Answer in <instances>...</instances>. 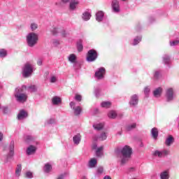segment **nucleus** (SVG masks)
<instances>
[{
  "mask_svg": "<svg viewBox=\"0 0 179 179\" xmlns=\"http://www.w3.org/2000/svg\"><path fill=\"white\" fill-rule=\"evenodd\" d=\"M116 155L117 158L120 160L121 166H124L128 160L131 159V155H132V148L128 145H124L121 150H116Z\"/></svg>",
  "mask_w": 179,
  "mask_h": 179,
  "instance_id": "1",
  "label": "nucleus"
},
{
  "mask_svg": "<svg viewBox=\"0 0 179 179\" xmlns=\"http://www.w3.org/2000/svg\"><path fill=\"white\" fill-rule=\"evenodd\" d=\"M27 89V87H26V85H22V87L15 88L14 97L17 103H26V101H27L28 96L26 93Z\"/></svg>",
  "mask_w": 179,
  "mask_h": 179,
  "instance_id": "2",
  "label": "nucleus"
},
{
  "mask_svg": "<svg viewBox=\"0 0 179 179\" xmlns=\"http://www.w3.org/2000/svg\"><path fill=\"white\" fill-rule=\"evenodd\" d=\"M27 44L31 48L38 43V35L36 33H29L26 36Z\"/></svg>",
  "mask_w": 179,
  "mask_h": 179,
  "instance_id": "3",
  "label": "nucleus"
},
{
  "mask_svg": "<svg viewBox=\"0 0 179 179\" xmlns=\"http://www.w3.org/2000/svg\"><path fill=\"white\" fill-rule=\"evenodd\" d=\"M33 66L30 63H26L22 67V76L23 78H29L33 73Z\"/></svg>",
  "mask_w": 179,
  "mask_h": 179,
  "instance_id": "4",
  "label": "nucleus"
},
{
  "mask_svg": "<svg viewBox=\"0 0 179 179\" xmlns=\"http://www.w3.org/2000/svg\"><path fill=\"white\" fill-rule=\"evenodd\" d=\"M68 61L70 62L71 64H73L74 69H76V71L78 69H80V64L78 62V57H76V55H69L68 56Z\"/></svg>",
  "mask_w": 179,
  "mask_h": 179,
  "instance_id": "5",
  "label": "nucleus"
},
{
  "mask_svg": "<svg viewBox=\"0 0 179 179\" xmlns=\"http://www.w3.org/2000/svg\"><path fill=\"white\" fill-rule=\"evenodd\" d=\"M15 155V141H12L9 145V152L6 155V159L4 160V163H8L10 159H12V157Z\"/></svg>",
  "mask_w": 179,
  "mask_h": 179,
  "instance_id": "6",
  "label": "nucleus"
},
{
  "mask_svg": "<svg viewBox=\"0 0 179 179\" xmlns=\"http://www.w3.org/2000/svg\"><path fill=\"white\" fill-rule=\"evenodd\" d=\"M98 57L97 51L94 49L90 50L87 54V62H94Z\"/></svg>",
  "mask_w": 179,
  "mask_h": 179,
  "instance_id": "7",
  "label": "nucleus"
},
{
  "mask_svg": "<svg viewBox=\"0 0 179 179\" xmlns=\"http://www.w3.org/2000/svg\"><path fill=\"white\" fill-rule=\"evenodd\" d=\"M94 76L98 80H103L106 76V68L100 67L95 71Z\"/></svg>",
  "mask_w": 179,
  "mask_h": 179,
  "instance_id": "8",
  "label": "nucleus"
},
{
  "mask_svg": "<svg viewBox=\"0 0 179 179\" xmlns=\"http://www.w3.org/2000/svg\"><path fill=\"white\" fill-rule=\"evenodd\" d=\"M152 155L155 157L162 158V157H164L166 156H169V155H170V150H169L167 149H164L162 150H157L153 152Z\"/></svg>",
  "mask_w": 179,
  "mask_h": 179,
  "instance_id": "9",
  "label": "nucleus"
},
{
  "mask_svg": "<svg viewBox=\"0 0 179 179\" xmlns=\"http://www.w3.org/2000/svg\"><path fill=\"white\" fill-rule=\"evenodd\" d=\"M166 100L168 103H171L174 100V90L173 88H168L165 94Z\"/></svg>",
  "mask_w": 179,
  "mask_h": 179,
  "instance_id": "10",
  "label": "nucleus"
},
{
  "mask_svg": "<svg viewBox=\"0 0 179 179\" xmlns=\"http://www.w3.org/2000/svg\"><path fill=\"white\" fill-rule=\"evenodd\" d=\"M138 103H139V96H138L136 94H133L130 97L129 102L130 107H136V106H138Z\"/></svg>",
  "mask_w": 179,
  "mask_h": 179,
  "instance_id": "11",
  "label": "nucleus"
},
{
  "mask_svg": "<svg viewBox=\"0 0 179 179\" xmlns=\"http://www.w3.org/2000/svg\"><path fill=\"white\" fill-rule=\"evenodd\" d=\"M70 107L76 115H80V113H82V108L80 106H76V103L74 101H71L70 102Z\"/></svg>",
  "mask_w": 179,
  "mask_h": 179,
  "instance_id": "12",
  "label": "nucleus"
},
{
  "mask_svg": "<svg viewBox=\"0 0 179 179\" xmlns=\"http://www.w3.org/2000/svg\"><path fill=\"white\" fill-rule=\"evenodd\" d=\"M112 10L114 13H120V1L117 0H113L112 1Z\"/></svg>",
  "mask_w": 179,
  "mask_h": 179,
  "instance_id": "13",
  "label": "nucleus"
},
{
  "mask_svg": "<svg viewBox=\"0 0 179 179\" xmlns=\"http://www.w3.org/2000/svg\"><path fill=\"white\" fill-rule=\"evenodd\" d=\"M51 33L52 34H53V36H55V34H58V33H61L63 37H66V31H65V29H61L57 27H53L51 29Z\"/></svg>",
  "mask_w": 179,
  "mask_h": 179,
  "instance_id": "14",
  "label": "nucleus"
},
{
  "mask_svg": "<svg viewBox=\"0 0 179 179\" xmlns=\"http://www.w3.org/2000/svg\"><path fill=\"white\" fill-rule=\"evenodd\" d=\"M162 93H163V88L162 87H159L153 91V96L154 97L159 99V97L162 96Z\"/></svg>",
  "mask_w": 179,
  "mask_h": 179,
  "instance_id": "15",
  "label": "nucleus"
},
{
  "mask_svg": "<svg viewBox=\"0 0 179 179\" xmlns=\"http://www.w3.org/2000/svg\"><path fill=\"white\" fill-rule=\"evenodd\" d=\"M36 150H37V148L34 145H29L27 148V155L28 156H31V155H34L36 153Z\"/></svg>",
  "mask_w": 179,
  "mask_h": 179,
  "instance_id": "16",
  "label": "nucleus"
},
{
  "mask_svg": "<svg viewBox=\"0 0 179 179\" xmlns=\"http://www.w3.org/2000/svg\"><path fill=\"white\" fill-rule=\"evenodd\" d=\"M104 19V12L99 10L96 13V22H103Z\"/></svg>",
  "mask_w": 179,
  "mask_h": 179,
  "instance_id": "17",
  "label": "nucleus"
},
{
  "mask_svg": "<svg viewBox=\"0 0 179 179\" xmlns=\"http://www.w3.org/2000/svg\"><path fill=\"white\" fill-rule=\"evenodd\" d=\"M62 102V100L59 96H53L52 99V104L53 106H58L59 104H61Z\"/></svg>",
  "mask_w": 179,
  "mask_h": 179,
  "instance_id": "18",
  "label": "nucleus"
},
{
  "mask_svg": "<svg viewBox=\"0 0 179 179\" xmlns=\"http://www.w3.org/2000/svg\"><path fill=\"white\" fill-rule=\"evenodd\" d=\"M24 118H27V112L24 111V110H22L17 115V120H24Z\"/></svg>",
  "mask_w": 179,
  "mask_h": 179,
  "instance_id": "19",
  "label": "nucleus"
},
{
  "mask_svg": "<svg viewBox=\"0 0 179 179\" xmlns=\"http://www.w3.org/2000/svg\"><path fill=\"white\" fill-rule=\"evenodd\" d=\"M81 140L82 136H80V134H77L73 138V141L75 145H79V143H80Z\"/></svg>",
  "mask_w": 179,
  "mask_h": 179,
  "instance_id": "20",
  "label": "nucleus"
},
{
  "mask_svg": "<svg viewBox=\"0 0 179 179\" xmlns=\"http://www.w3.org/2000/svg\"><path fill=\"white\" fill-rule=\"evenodd\" d=\"M97 165V159L92 158V159H90V161L88 163V167L90 169H94V167H96V166Z\"/></svg>",
  "mask_w": 179,
  "mask_h": 179,
  "instance_id": "21",
  "label": "nucleus"
},
{
  "mask_svg": "<svg viewBox=\"0 0 179 179\" xmlns=\"http://www.w3.org/2000/svg\"><path fill=\"white\" fill-rule=\"evenodd\" d=\"M70 0H59L56 2V6H59V8H62V6H65L66 3H69Z\"/></svg>",
  "mask_w": 179,
  "mask_h": 179,
  "instance_id": "22",
  "label": "nucleus"
},
{
  "mask_svg": "<svg viewBox=\"0 0 179 179\" xmlns=\"http://www.w3.org/2000/svg\"><path fill=\"white\" fill-rule=\"evenodd\" d=\"M163 62L165 64V65H170L171 63V59L170 58V56L168 55H164L162 57Z\"/></svg>",
  "mask_w": 179,
  "mask_h": 179,
  "instance_id": "23",
  "label": "nucleus"
},
{
  "mask_svg": "<svg viewBox=\"0 0 179 179\" xmlns=\"http://www.w3.org/2000/svg\"><path fill=\"white\" fill-rule=\"evenodd\" d=\"M82 17L85 22H87V20H90V17H92V14L88 11H85L83 13Z\"/></svg>",
  "mask_w": 179,
  "mask_h": 179,
  "instance_id": "24",
  "label": "nucleus"
},
{
  "mask_svg": "<svg viewBox=\"0 0 179 179\" xmlns=\"http://www.w3.org/2000/svg\"><path fill=\"white\" fill-rule=\"evenodd\" d=\"M93 128L96 129V131H101L103 128H104V123H96L93 124Z\"/></svg>",
  "mask_w": 179,
  "mask_h": 179,
  "instance_id": "25",
  "label": "nucleus"
},
{
  "mask_svg": "<svg viewBox=\"0 0 179 179\" xmlns=\"http://www.w3.org/2000/svg\"><path fill=\"white\" fill-rule=\"evenodd\" d=\"M151 135L154 139H157V136H159V131L157 128L154 127L151 130Z\"/></svg>",
  "mask_w": 179,
  "mask_h": 179,
  "instance_id": "26",
  "label": "nucleus"
},
{
  "mask_svg": "<svg viewBox=\"0 0 179 179\" xmlns=\"http://www.w3.org/2000/svg\"><path fill=\"white\" fill-rule=\"evenodd\" d=\"M104 149V147L101 146L99 147L98 148H96V156L97 157H101V156H103V150Z\"/></svg>",
  "mask_w": 179,
  "mask_h": 179,
  "instance_id": "27",
  "label": "nucleus"
},
{
  "mask_svg": "<svg viewBox=\"0 0 179 179\" xmlns=\"http://www.w3.org/2000/svg\"><path fill=\"white\" fill-rule=\"evenodd\" d=\"M142 41V36H136L133 42L131 43V45H138L139 43Z\"/></svg>",
  "mask_w": 179,
  "mask_h": 179,
  "instance_id": "28",
  "label": "nucleus"
},
{
  "mask_svg": "<svg viewBox=\"0 0 179 179\" xmlns=\"http://www.w3.org/2000/svg\"><path fill=\"white\" fill-rule=\"evenodd\" d=\"M162 78V71L161 70H155L154 71V79L156 80L160 79Z\"/></svg>",
  "mask_w": 179,
  "mask_h": 179,
  "instance_id": "29",
  "label": "nucleus"
},
{
  "mask_svg": "<svg viewBox=\"0 0 179 179\" xmlns=\"http://www.w3.org/2000/svg\"><path fill=\"white\" fill-rule=\"evenodd\" d=\"M24 141L26 143H30V142H33L34 141V137L30 135L24 136Z\"/></svg>",
  "mask_w": 179,
  "mask_h": 179,
  "instance_id": "30",
  "label": "nucleus"
},
{
  "mask_svg": "<svg viewBox=\"0 0 179 179\" xmlns=\"http://www.w3.org/2000/svg\"><path fill=\"white\" fill-rule=\"evenodd\" d=\"M173 142H174V137L169 136L165 141V145H166V146H170Z\"/></svg>",
  "mask_w": 179,
  "mask_h": 179,
  "instance_id": "31",
  "label": "nucleus"
},
{
  "mask_svg": "<svg viewBox=\"0 0 179 179\" xmlns=\"http://www.w3.org/2000/svg\"><path fill=\"white\" fill-rule=\"evenodd\" d=\"M78 3H79V2H78L76 0H71V1L70 2V9L71 10H75V9H76V6L78 5Z\"/></svg>",
  "mask_w": 179,
  "mask_h": 179,
  "instance_id": "32",
  "label": "nucleus"
},
{
  "mask_svg": "<svg viewBox=\"0 0 179 179\" xmlns=\"http://www.w3.org/2000/svg\"><path fill=\"white\" fill-rule=\"evenodd\" d=\"M101 106L103 108H110L111 107V102L108 101H103L101 103Z\"/></svg>",
  "mask_w": 179,
  "mask_h": 179,
  "instance_id": "33",
  "label": "nucleus"
},
{
  "mask_svg": "<svg viewBox=\"0 0 179 179\" xmlns=\"http://www.w3.org/2000/svg\"><path fill=\"white\" fill-rule=\"evenodd\" d=\"M52 169V166H51V164H50L49 163H47L45 164L44 167H43V171L45 173H50V171H51Z\"/></svg>",
  "mask_w": 179,
  "mask_h": 179,
  "instance_id": "34",
  "label": "nucleus"
},
{
  "mask_svg": "<svg viewBox=\"0 0 179 179\" xmlns=\"http://www.w3.org/2000/svg\"><path fill=\"white\" fill-rule=\"evenodd\" d=\"M22 173V165L20 164L17 165L16 169H15V176L16 177H20V173Z\"/></svg>",
  "mask_w": 179,
  "mask_h": 179,
  "instance_id": "35",
  "label": "nucleus"
},
{
  "mask_svg": "<svg viewBox=\"0 0 179 179\" xmlns=\"http://www.w3.org/2000/svg\"><path fill=\"white\" fill-rule=\"evenodd\" d=\"M160 178L161 179H169L170 178V176L169 175V171H165L160 173Z\"/></svg>",
  "mask_w": 179,
  "mask_h": 179,
  "instance_id": "36",
  "label": "nucleus"
},
{
  "mask_svg": "<svg viewBox=\"0 0 179 179\" xmlns=\"http://www.w3.org/2000/svg\"><path fill=\"white\" fill-rule=\"evenodd\" d=\"M26 90L30 92V93H34L35 92H37V87H36V85H31L29 87H27Z\"/></svg>",
  "mask_w": 179,
  "mask_h": 179,
  "instance_id": "37",
  "label": "nucleus"
},
{
  "mask_svg": "<svg viewBox=\"0 0 179 179\" xmlns=\"http://www.w3.org/2000/svg\"><path fill=\"white\" fill-rule=\"evenodd\" d=\"M108 118H111V119L114 120V118H115L117 117V112H115L114 110L109 111V113H108Z\"/></svg>",
  "mask_w": 179,
  "mask_h": 179,
  "instance_id": "38",
  "label": "nucleus"
},
{
  "mask_svg": "<svg viewBox=\"0 0 179 179\" xmlns=\"http://www.w3.org/2000/svg\"><path fill=\"white\" fill-rule=\"evenodd\" d=\"M135 128H136V123H132V124H128L126 127L127 131H132L135 129Z\"/></svg>",
  "mask_w": 179,
  "mask_h": 179,
  "instance_id": "39",
  "label": "nucleus"
},
{
  "mask_svg": "<svg viewBox=\"0 0 179 179\" xmlns=\"http://www.w3.org/2000/svg\"><path fill=\"white\" fill-rule=\"evenodd\" d=\"M8 55V51L5 49H0V58H6Z\"/></svg>",
  "mask_w": 179,
  "mask_h": 179,
  "instance_id": "40",
  "label": "nucleus"
},
{
  "mask_svg": "<svg viewBox=\"0 0 179 179\" xmlns=\"http://www.w3.org/2000/svg\"><path fill=\"white\" fill-rule=\"evenodd\" d=\"M57 121L54 118H50L46 120L45 122V125H52L53 124H55Z\"/></svg>",
  "mask_w": 179,
  "mask_h": 179,
  "instance_id": "41",
  "label": "nucleus"
},
{
  "mask_svg": "<svg viewBox=\"0 0 179 179\" xmlns=\"http://www.w3.org/2000/svg\"><path fill=\"white\" fill-rule=\"evenodd\" d=\"M30 29H31V31H36V30H37V29H38V24H37V23H36V22H32L30 24Z\"/></svg>",
  "mask_w": 179,
  "mask_h": 179,
  "instance_id": "42",
  "label": "nucleus"
},
{
  "mask_svg": "<svg viewBox=\"0 0 179 179\" xmlns=\"http://www.w3.org/2000/svg\"><path fill=\"white\" fill-rule=\"evenodd\" d=\"M77 48H78V51H79V52H80V51H82L83 50V44L82 43V40H79L77 42Z\"/></svg>",
  "mask_w": 179,
  "mask_h": 179,
  "instance_id": "43",
  "label": "nucleus"
},
{
  "mask_svg": "<svg viewBox=\"0 0 179 179\" xmlns=\"http://www.w3.org/2000/svg\"><path fill=\"white\" fill-rule=\"evenodd\" d=\"M99 141H106L107 139V133L102 132L98 137Z\"/></svg>",
  "mask_w": 179,
  "mask_h": 179,
  "instance_id": "44",
  "label": "nucleus"
},
{
  "mask_svg": "<svg viewBox=\"0 0 179 179\" xmlns=\"http://www.w3.org/2000/svg\"><path fill=\"white\" fill-rule=\"evenodd\" d=\"M103 171H104L103 166L98 167L96 169V176H101L103 174Z\"/></svg>",
  "mask_w": 179,
  "mask_h": 179,
  "instance_id": "45",
  "label": "nucleus"
},
{
  "mask_svg": "<svg viewBox=\"0 0 179 179\" xmlns=\"http://www.w3.org/2000/svg\"><path fill=\"white\" fill-rule=\"evenodd\" d=\"M0 110H2V113L3 114H8L9 113V108H8V106H2L1 105Z\"/></svg>",
  "mask_w": 179,
  "mask_h": 179,
  "instance_id": "46",
  "label": "nucleus"
},
{
  "mask_svg": "<svg viewBox=\"0 0 179 179\" xmlns=\"http://www.w3.org/2000/svg\"><path fill=\"white\" fill-rule=\"evenodd\" d=\"M58 80V77L57 76H51L50 78V83H55Z\"/></svg>",
  "mask_w": 179,
  "mask_h": 179,
  "instance_id": "47",
  "label": "nucleus"
},
{
  "mask_svg": "<svg viewBox=\"0 0 179 179\" xmlns=\"http://www.w3.org/2000/svg\"><path fill=\"white\" fill-rule=\"evenodd\" d=\"M150 92V87H145L144 88V94L145 97H149V93Z\"/></svg>",
  "mask_w": 179,
  "mask_h": 179,
  "instance_id": "48",
  "label": "nucleus"
},
{
  "mask_svg": "<svg viewBox=\"0 0 179 179\" xmlns=\"http://www.w3.org/2000/svg\"><path fill=\"white\" fill-rule=\"evenodd\" d=\"M101 92V90H100V88H99V87L95 88V90H94L95 96L96 97H99L100 96Z\"/></svg>",
  "mask_w": 179,
  "mask_h": 179,
  "instance_id": "49",
  "label": "nucleus"
},
{
  "mask_svg": "<svg viewBox=\"0 0 179 179\" xmlns=\"http://www.w3.org/2000/svg\"><path fill=\"white\" fill-rule=\"evenodd\" d=\"M25 177H27V178H33V173L31 171H27L25 173Z\"/></svg>",
  "mask_w": 179,
  "mask_h": 179,
  "instance_id": "50",
  "label": "nucleus"
},
{
  "mask_svg": "<svg viewBox=\"0 0 179 179\" xmlns=\"http://www.w3.org/2000/svg\"><path fill=\"white\" fill-rule=\"evenodd\" d=\"M52 44L54 45V47H58V45H59V41H58L57 39H53Z\"/></svg>",
  "mask_w": 179,
  "mask_h": 179,
  "instance_id": "51",
  "label": "nucleus"
},
{
  "mask_svg": "<svg viewBox=\"0 0 179 179\" xmlns=\"http://www.w3.org/2000/svg\"><path fill=\"white\" fill-rule=\"evenodd\" d=\"M75 100H76L77 101H82V96L79 95V94H76L75 96Z\"/></svg>",
  "mask_w": 179,
  "mask_h": 179,
  "instance_id": "52",
  "label": "nucleus"
},
{
  "mask_svg": "<svg viewBox=\"0 0 179 179\" xmlns=\"http://www.w3.org/2000/svg\"><path fill=\"white\" fill-rule=\"evenodd\" d=\"M3 140V134L0 131V142Z\"/></svg>",
  "mask_w": 179,
  "mask_h": 179,
  "instance_id": "53",
  "label": "nucleus"
},
{
  "mask_svg": "<svg viewBox=\"0 0 179 179\" xmlns=\"http://www.w3.org/2000/svg\"><path fill=\"white\" fill-rule=\"evenodd\" d=\"M149 21L150 22V23H152V22H155V17H150L149 18Z\"/></svg>",
  "mask_w": 179,
  "mask_h": 179,
  "instance_id": "54",
  "label": "nucleus"
},
{
  "mask_svg": "<svg viewBox=\"0 0 179 179\" xmlns=\"http://www.w3.org/2000/svg\"><path fill=\"white\" fill-rule=\"evenodd\" d=\"M37 64H38V65H39V66H41V65H43V62L41 60H38L37 62Z\"/></svg>",
  "mask_w": 179,
  "mask_h": 179,
  "instance_id": "55",
  "label": "nucleus"
},
{
  "mask_svg": "<svg viewBox=\"0 0 179 179\" xmlns=\"http://www.w3.org/2000/svg\"><path fill=\"white\" fill-rule=\"evenodd\" d=\"M92 149H97V145L94 144L93 146H92Z\"/></svg>",
  "mask_w": 179,
  "mask_h": 179,
  "instance_id": "56",
  "label": "nucleus"
},
{
  "mask_svg": "<svg viewBox=\"0 0 179 179\" xmlns=\"http://www.w3.org/2000/svg\"><path fill=\"white\" fill-rule=\"evenodd\" d=\"M103 179H111V177L108 176H106Z\"/></svg>",
  "mask_w": 179,
  "mask_h": 179,
  "instance_id": "57",
  "label": "nucleus"
},
{
  "mask_svg": "<svg viewBox=\"0 0 179 179\" xmlns=\"http://www.w3.org/2000/svg\"><path fill=\"white\" fill-rule=\"evenodd\" d=\"M130 171H134V170H135V169L134 168H130Z\"/></svg>",
  "mask_w": 179,
  "mask_h": 179,
  "instance_id": "58",
  "label": "nucleus"
},
{
  "mask_svg": "<svg viewBox=\"0 0 179 179\" xmlns=\"http://www.w3.org/2000/svg\"><path fill=\"white\" fill-rule=\"evenodd\" d=\"M122 2H127L128 0H120Z\"/></svg>",
  "mask_w": 179,
  "mask_h": 179,
  "instance_id": "59",
  "label": "nucleus"
},
{
  "mask_svg": "<svg viewBox=\"0 0 179 179\" xmlns=\"http://www.w3.org/2000/svg\"><path fill=\"white\" fill-rule=\"evenodd\" d=\"M2 87V83L0 82V89Z\"/></svg>",
  "mask_w": 179,
  "mask_h": 179,
  "instance_id": "60",
  "label": "nucleus"
},
{
  "mask_svg": "<svg viewBox=\"0 0 179 179\" xmlns=\"http://www.w3.org/2000/svg\"><path fill=\"white\" fill-rule=\"evenodd\" d=\"M143 146V143H141V147L142 148Z\"/></svg>",
  "mask_w": 179,
  "mask_h": 179,
  "instance_id": "61",
  "label": "nucleus"
},
{
  "mask_svg": "<svg viewBox=\"0 0 179 179\" xmlns=\"http://www.w3.org/2000/svg\"><path fill=\"white\" fill-rule=\"evenodd\" d=\"M83 179H87L86 177H83Z\"/></svg>",
  "mask_w": 179,
  "mask_h": 179,
  "instance_id": "62",
  "label": "nucleus"
},
{
  "mask_svg": "<svg viewBox=\"0 0 179 179\" xmlns=\"http://www.w3.org/2000/svg\"><path fill=\"white\" fill-rule=\"evenodd\" d=\"M178 127H179V122H178Z\"/></svg>",
  "mask_w": 179,
  "mask_h": 179,
  "instance_id": "63",
  "label": "nucleus"
},
{
  "mask_svg": "<svg viewBox=\"0 0 179 179\" xmlns=\"http://www.w3.org/2000/svg\"><path fill=\"white\" fill-rule=\"evenodd\" d=\"M0 108H1V104H0Z\"/></svg>",
  "mask_w": 179,
  "mask_h": 179,
  "instance_id": "64",
  "label": "nucleus"
}]
</instances>
